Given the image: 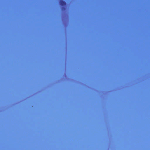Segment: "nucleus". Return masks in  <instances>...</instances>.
I'll return each instance as SVG.
<instances>
[{
    "instance_id": "obj_1",
    "label": "nucleus",
    "mask_w": 150,
    "mask_h": 150,
    "mask_svg": "<svg viewBox=\"0 0 150 150\" xmlns=\"http://www.w3.org/2000/svg\"><path fill=\"white\" fill-rule=\"evenodd\" d=\"M60 4L62 6H65L66 5V3L63 0H60Z\"/></svg>"
}]
</instances>
